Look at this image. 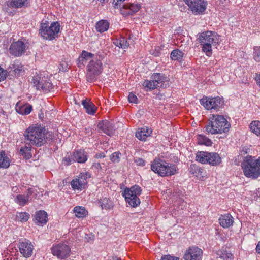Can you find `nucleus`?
I'll list each match as a JSON object with an SVG mask.
<instances>
[{
	"label": "nucleus",
	"mask_w": 260,
	"mask_h": 260,
	"mask_svg": "<svg viewBox=\"0 0 260 260\" xmlns=\"http://www.w3.org/2000/svg\"><path fill=\"white\" fill-rule=\"evenodd\" d=\"M26 144L41 146L47 142L51 136L46 132L44 127L40 126H29L25 132Z\"/></svg>",
	"instance_id": "nucleus-1"
},
{
	"label": "nucleus",
	"mask_w": 260,
	"mask_h": 260,
	"mask_svg": "<svg viewBox=\"0 0 260 260\" xmlns=\"http://www.w3.org/2000/svg\"><path fill=\"white\" fill-rule=\"evenodd\" d=\"M230 127V123L223 115L211 114L205 129L207 134L215 135L229 132Z\"/></svg>",
	"instance_id": "nucleus-2"
},
{
	"label": "nucleus",
	"mask_w": 260,
	"mask_h": 260,
	"mask_svg": "<svg viewBox=\"0 0 260 260\" xmlns=\"http://www.w3.org/2000/svg\"><path fill=\"white\" fill-rule=\"evenodd\" d=\"M241 166L246 177L256 179L260 176V156L247 155L244 157Z\"/></svg>",
	"instance_id": "nucleus-3"
},
{
	"label": "nucleus",
	"mask_w": 260,
	"mask_h": 260,
	"mask_svg": "<svg viewBox=\"0 0 260 260\" xmlns=\"http://www.w3.org/2000/svg\"><path fill=\"white\" fill-rule=\"evenodd\" d=\"M219 35L215 31H206L199 34L198 38L202 46V51L210 56L212 52V45L215 46L218 43Z\"/></svg>",
	"instance_id": "nucleus-4"
},
{
	"label": "nucleus",
	"mask_w": 260,
	"mask_h": 260,
	"mask_svg": "<svg viewBox=\"0 0 260 260\" xmlns=\"http://www.w3.org/2000/svg\"><path fill=\"white\" fill-rule=\"evenodd\" d=\"M151 170L161 177L174 175L177 171L176 166L161 159L155 158L151 165Z\"/></svg>",
	"instance_id": "nucleus-5"
},
{
	"label": "nucleus",
	"mask_w": 260,
	"mask_h": 260,
	"mask_svg": "<svg viewBox=\"0 0 260 260\" xmlns=\"http://www.w3.org/2000/svg\"><path fill=\"white\" fill-rule=\"evenodd\" d=\"M49 22L43 20L40 25L39 34L44 39L53 40L58 38L60 31V24L58 22H53L50 25Z\"/></svg>",
	"instance_id": "nucleus-6"
},
{
	"label": "nucleus",
	"mask_w": 260,
	"mask_h": 260,
	"mask_svg": "<svg viewBox=\"0 0 260 260\" xmlns=\"http://www.w3.org/2000/svg\"><path fill=\"white\" fill-rule=\"evenodd\" d=\"M102 71L103 65L100 59L95 58L90 60L87 66V80L90 82H94Z\"/></svg>",
	"instance_id": "nucleus-7"
},
{
	"label": "nucleus",
	"mask_w": 260,
	"mask_h": 260,
	"mask_svg": "<svg viewBox=\"0 0 260 260\" xmlns=\"http://www.w3.org/2000/svg\"><path fill=\"white\" fill-rule=\"evenodd\" d=\"M28 49L29 43L26 40H18L11 44L8 51L11 56L18 57L25 55Z\"/></svg>",
	"instance_id": "nucleus-8"
},
{
	"label": "nucleus",
	"mask_w": 260,
	"mask_h": 260,
	"mask_svg": "<svg viewBox=\"0 0 260 260\" xmlns=\"http://www.w3.org/2000/svg\"><path fill=\"white\" fill-rule=\"evenodd\" d=\"M141 191L140 187L134 185L129 188L125 189L123 196L131 206L136 207L140 204V200L138 196L141 194Z\"/></svg>",
	"instance_id": "nucleus-9"
},
{
	"label": "nucleus",
	"mask_w": 260,
	"mask_h": 260,
	"mask_svg": "<svg viewBox=\"0 0 260 260\" xmlns=\"http://www.w3.org/2000/svg\"><path fill=\"white\" fill-rule=\"evenodd\" d=\"M91 177V174L88 172L80 173L79 175L71 182V186L73 190H82L87 185L88 178Z\"/></svg>",
	"instance_id": "nucleus-10"
},
{
	"label": "nucleus",
	"mask_w": 260,
	"mask_h": 260,
	"mask_svg": "<svg viewBox=\"0 0 260 260\" xmlns=\"http://www.w3.org/2000/svg\"><path fill=\"white\" fill-rule=\"evenodd\" d=\"M200 102V104L207 110H218L224 104L223 98L219 96L212 98L204 97Z\"/></svg>",
	"instance_id": "nucleus-11"
},
{
	"label": "nucleus",
	"mask_w": 260,
	"mask_h": 260,
	"mask_svg": "<svg viewBox=\"0 0 260 260\" xmlns=\"http://www.w3.org/2000/svg\"><path fill=\"white\" fill-rule=\"evenodd\" d=\"M51 251L53 255L64 259L70 256L71 249L68 245L59 243L54 245L51 248Z\"/></svg>",
	"instance_id": "nucleus-12"
},
{
	"label": "nucleus",
	"mask_w": 260,
	"mask_h": 260,
	"mask_svg": "<svg viewBox=\"0 0 260 260\" xmlns=\"http://www.w3.org/2000/svg\"><path fill=\"white\" fill-rule=\"evenodd\" d=\"M190 10L195 14H200L206 9L205 0H183Z\"/></svg>",
	"instance_id": "nucleus-13"
},
{
	"label": "nucleus",
	"mask_w": 260,
	"mask_h": 260,
	"mask_svg": "<svg viewBox=\"0 0 260 260\" xmlns=\"http://www.w3.org/2000/svg\"><path fill=\"white\" fill-rule=\"evenodd\" d=\"M18 246L20 253L25 258L30 257L33 253L34 246L31 242L26 239L20 241Z\"/></svg>",
	"instance_id": "nucleus-14"
},
{
	"label": "nucleus",
	"mask_w": 260,
	"mask_h": 260,
	"mask_svg": "<svg viewBox=\"0 0 260 260\" xmlns=\"http://www.w3.org/2000/svg\"><path fill=\"white\" fill-rule=\"evenodd\" d=\"M97 128L100 133L111 136L115 134V128L114 124L108 120H102L98 123Z\"/></svg>",
	"instance_id": "nucleus-15"
},
{
	"label": "nucleus",
	"mask_w": 260,
	"mask_h": 260,
	"mask_svg": "<svg viewBox=\"0 0 260 260\" xmlns=\"http://www.w3.org/2000/svg\"><path fill=\"white\" fill-rule=\"evenodd\" d=\"M203 251L197 247L189 248L185 252L184 258L185 260H201Z\"/></svg>",
	"instance_id": "nucleus-16"
},
{
	"label": "nucleus",
	"mask_w": 260,
	"mask_h": 260,
	"mask_svg": "<svg viewBox=\"0 0 260 260\" xmlns=\"http://www.w3.org/2000/svg\"><path fill=\"white\" fill-rule=\"evenodd\" d=\"M141 7L140 4L137 3L125 4L121 8L120 12L124 16L132 15L137 12Z\"/></svg>",
	"instance_id": "nucleus-17"
},
{
	"label": "nucleus",
	"mask_w": 260,
	"mask_h": 260,
	"mask_svg": "<svg viewBox=\"0 0 260 260\" xmlns=\"http://www.w3.org/2000/svg\"><path fill=\"white\" fill-rule=\"evenodd\" d=\"M151 78L156 81V85L157 87L166 88L169 86V78L161 73H154Z\"/></svg>",
	"instance_id": "nucleus-18"
},
{
	"label": "nucleus",
	"mask_w": 260,
	"mask_h": 260,
	"mask_svg": "<svg viewBox=\"0 0 260 260\" xmlns=\"http://www.w3.org/2000/svg\"><path fill=\"white\" fill-rule=\"evenodd\" d=\"M9 74L14 77L19 76L24 71V67L19 61L15 60L8 68Z\"/></svg>",
	"instance_id": "nucleus-19"
},
{
	"label": "nucleus",
	"mask_w": 260,
	"mask_h": 260,
	"mask_svg": "<svg viewBox=\"0 0 260 260\" xmlns=\"http://www.w3.org/2000/svg\"><path fill=\"white\" fill-rule=\"evenodd\" d=\"M95 59V54L83 50L77 60V66L80 68L85 66V64L88 60Z\"/></svg>",
	"instance_id": "nucleus-20"
},
{
	"label": "nucleus",
	"mask_w": 260,
	"mask_h": 260,
	"mask_svg": "<svg viewBox=\"0 0 260 260\" xmlns=\"http://www.w3.org/2000/svg\"><path fill=\"white\" fill-rule=\"evenodd\" d=\"M32 80L37 90L48 92L52 88V84L49 81L43 82L42 80L40 81L35 78H33Z\"/></svg>",
	"instance_id": "nucleus-21"
},
{
	"label": "nucleus",
	"mask_w": 260,
	"mask_h": 260,
	"mask_svg": "<svg viewBox=\"0 0 260 260\" xmlns=\"http://www.w3.org/2000/svg\"><path fill=\"white\" fill-rule=\"evenodd\" d=\"M220 225L223 228H229L232 226L234 223V218L230 214L221 215L219 218Z\"/></svg>",
	"instance_id": "nucleus-22"
},
{
	"label": "nucleus",
	"mask_w": 260,
	"mask_h": 260,
	"mask_svg": "<svg viewBox=\"0 0 260 260\" xmlns=\"http://www.w3.org/2000/svg\"><path fill=\"white\" fill-rule=\"evenodd\" d=\"M152 133V131L147 127H143L139 128L136 133V137L141 141H145L146 138L150 136Z\"/></svg>",
	"instance_id": "nucleus-23"
},
{
	"label": "nucleus",
	"mask_w": 260,
	"mask_h": 260,
	"mask_svg": "<svg viewBox=\"0 0 260 260\" xmlns=\"http://www.w3.org/2000/svg\"><path fill=\"white\" fill-rule=\"evenodd\" d=\"M48 217L47 213L42 210H40L36 213L35 221L36 223L38 225H42L46 224L47 222Z\"/></svg>",
	"instance_id": "nucleus-24"
},
{
	"label": "nucleus",
	"mask_w": 260,
	"mask_h": 260,
	"mask_svg": "<svg viewBox=\"0 0 260 260\" xmlns=\"http://www.w3.org/2000/svg\"><path fill=\"white\" fill-rule=\"evenodd\" d=\"M32 192L31 189L29 188L28 189V192L26 195H17L15 198V202L22 206L25 205L29 200L30 195L32 194Z\"/></svg>",
	"instance_id": "nucleus-25"
},
{
	"label": "nucleus",
	"mask_w": 260,
	"mask_h": 260,
	"mask_svg": "<svg viewBox=\"0 0 260 260\" xmlns=\"http://www.w3.org/2000/svg\"><path fill=\"white\" fill-rule=\"evenodd\" d=\"M73 156L75 161H77L79 163H84L87 159V154L85 151L82 149H80L74 152Z\"/></svg>",
	"instance_id": "nucleus-26"
},
{
	"label": "nucleus",
	"mask_w": 260,
	"mask_h": 260,
	"mask_svg": "<svg viewBox=\"0 0 260 260\" xmlns=\"http://www.w3.org/2000/svg\"><path fill=\"white\" fill-rule=\"evenodd\" d=\"M207 164L212 166H217L221 162L219 155L216 152H209Z\"/></svg>",
	"instance_id": "nucleus-27"
},
{
	"label": "nucleus",
	"mask_w": 260,
	"mask_h": 260,
	"mask_svg": "<svg viewBox=\"0 0 260 260\" xmlns=\"http://www.w3.org/2000/svg\"><path fill=\"white\" fill-rule=\"evenodd\" d=\"M99 204L102 209L109 210L113 208V204L112 201L108 198L102 197L99 201Z\"/></svg>",
	"instance_id": "nucleus-28"
},
{
	"label": "nucleus",
	"mask_w": 260,
	"mask_h": 260,
	"mask_svg": "<svg viewBox=\"0 0 260 260\" xmlns=\"http://www.w3.org/2000/svg\"><path fill=\"white\" fill-rule=\"evenodd\" d=\"M32 145L26 144L22 147L19 151V154L24 157L25 159H29L31 157V147Z\"/></svg>",
	"instance_id": "nucleus-29"
},
{
	"label": "nucleus",
	"mask_w": 260,
	"mask_h": 260,
	"mask_svg": "<svg viewBox=\"0 0 260 260\" xmlns=\"http://www.w3.org/2000/svg\"><path fill=\"white\" fill-rule=\"evenodd\" d=\"M209 152L206 151H199L196 154V161L203 164H207L209 159Z\"/></svg>",
	"instance_id": "nucleus-30"
},
{
	"label": "nucleus",
	"mask_w": 260,
	"mask_h": 260,
	"mask_svg": "<svg viewBox=\"0 0 260 260\" xmlns=\"http://www.w3.org/2000/svg\"><path fill=\"white\" fill-rule=\"evenodd\" d=\"M109 27V23L106 20H101L96 23L95 28L98 32H104Z\"/></svg>",
	"instance_id": "nucleus-31"
},
{
	"label": "nucleus",
	"mask_w": 260,
	"mask_h": 260,
	"mask_svg": "<svg viewBox=\"0 0 260 260\" xmlns=\"http://www.w3.org/2000/svg\"><path fill=\"white\" fill-rule=\"evenodd\" d=\"M16 111L22 115H28L32 110V106L29 104H26L23 106L16 107Z\"/></svg>",
	"instance_id": "nucleus-32"
},
{
	"label": "nucleus",
	"mask_w": 260,
	"mask_h": 260,
	"mask_svg": "<svg viewBox=\"0 0 260 260\" xmlns=\"http://www.w3.org/2000/svg\"><path fill=\"white\" fill-rule=\"evenodd\" d=\"M28 4V0H11L8 6L12 8H21L26 6Z\"/></svg>",
	"instance_id": "nucleus-33"
},
{
	"label": "nucleus",
	"mask_w": 260,
	"mask_h": 260,
	"mask_svg": "<svg viewBox=\"0 0 260 260\" xmlns=\"http://www.w3.org/2000/svg\"><path fill=\"white\" fill-rule=\"evenodd\" d=\"M82 104L87 113L91 115H93L95 113L96 108L93 103L83 100Z\"/></svg>",
	"instance_id": "nucleus-34"
},
{
	"label": "nucleus",
	"mask_w": 260,
	"mask_h": 260,
	"mask_svg": "<svg viewBox=\"0 0 260 260\" xmlns=\"http://www.w3.org/2000/svg\"><path fill=\"white\" fill-rule=\"evenodd\" d=\"M197 143L199 145H204L207 146H211L212 144V141L203 135H198L197 136Z\"/></svg>",
	"instance_id": "nucleus-35"
},
{
	"label": "nucleus",
	"mask_w": 260,
	"mask_h": 260,
	"mask_svg": "<svg viewBox=\"0 0 260 260\" xmlns=\"http://www.w3.org/2000/svg\"><path fill=\"white\" fill-rule=\"evenodd\" d=\"M10 166V159L4 151L0 152V168H7Z\"/></svg>",
	"instance_id": "nucleus-36"
},
{
	"label": "nucleus",
	"mask_w": 260,
	"mask_h": 260,
	"mask_svg": "<svg viewBox=\"0 0 260 260\" xmlns=\"http://www.w3.org/2000/svg\"><path fill=\"white\" fill-rule=\"evenodd\" d=\"M156 83V81H154V79L151 80H145L142 83V85L147 91L152 90L158 88Z\"/></svg>",
	"instance_id": "nucleus-37"
},
{
	"label": "nucleus",
	"mask_w": 260,
	"mask_h": 260,
	"mask_svg": "<svg viewBox=\"0 0 260 260\" xmlns=\"http://www.w3.org/2000/svg\"><path fill=\"white\" fill-rule=\"evenodd\" d=\"M73 211L75 216L78 218L85 217L88 214V212L85 208L81 206L74 207Z\"/></svg>",
	"instance_id": "nucleus-38"
},
{
	"label": "nucleus",
	"mask_w": 260,
	"mask_h": 260,
	"mask_svg": "<svg viewBox=\"0 0 260 260\" xmlns=\"http://www.w3.org/2000/svg\"><path fill=\"white\" fill-rule=\"evenodd\" d=\"M184 53L179 49L173 50L170 54V58L174 60L181 61Z\"/></svg>",
	"instance_id": "nucleus-39"
},
{
	"label": "nucleus",
	"mask_w": 260,
	"mask_h": 260,
	"mask_svg": "<svg viewBox=\"0 0 260 260\" xmlns=\"http://www.w3.org/2000/svg\"><path fill=\"white\" fill-rule=\"evenodd\" d=\"M250 130L256 135H260V121H253L249 125Z\"/></svg>",
	"instance_id": "nucleus-40"
},
{
	"label": "nucleus",
	"mask_w": 260,
	"mask_h": 260,
	"mask_svg": "<svg viewBox=\"0 0 260 260\" xmlns=\"http://www.w3.org/2000/svg\"><path fill=\"white\" fill-rule=\"evenodd\" d=\"M219 258L223 260H233L234 256L231 252L227 251H219L218 253Z\"/></svg>",
	"instance_id": "nucleus-41"
},
{
	"label": "nucleus",
	"mask_w": 260,
	"mask_h": 260,
	"mask_svg": "<svg viewBox=\"0 0 260 260\" xmlns=\"http://www.w3.org/2000/svg\"><path fill=\"white\" fill-rule=\"evenodd\" d=\"M29 214L26 212L17 213L16 219L21 222H26L29 218Z\"/></svg>",
	"instance_id": "nucleus-42"
},
{
	"label": "nucleus",
	"mask_w": 260,
	"mask_h": 260,
	"mask_svg": "<svg viewBox=\"0 0 260 260\" xmlns=\"http://www.w3.org/2000/svg\"><path fill=\"white\" fill-rule=\"evenodd\" d=\"M121 153L119 152H115L110 155V160L113 162H119L120 160Z\"/></svg>",
	"instance_id": "nucleus-43"
},
{
	"label": "nucleus",
	"mask_w": 260,
	"mask_h": 260,
	"mask_svg": "<svg viewBox=\"0 0 260 260\" xmlns=\"http://www.w3.org/2000/svg\"><path fill=\"white\" fill-rule=\"evenodd\" d=\"M253 57L257 62L260 61V47L254 48Z\"/></svg>",
	"instance_id": "nucleus-44"
},
{
	"label": "nucleus",
	"mask_w": 260,
	"mask_h": 260,
	"mask_svg": "<svg viewBox=\"0 0 260 260\" xmlns=\"http://www.w3.org/2000/svg\"><path fill=\"white\" fill-rule=\"evenodd\" d=\"M120 40V43H121V45L122 46V48H126L128 47L129 45V41H128L126 38L125 37H120L119 38ZM129 40H130V38H129Z\"/></svg>",
	"instance_id": "nucleus-45"
},
{
	"label": "nucleus",
	"mask_w": 260,
	"mask_h": 260,
	"mask_svg": "<svg viewBox=\"0 0 260 260\" xmlns=\"http://www.w3.org/2000/svg\"><path fill=\"white\" fill-rule=\"evenodd\" d=\"M63 162L66 165H69L75 161L73 156L70 157V156L68 155L63 158Z\"/></svg>",
	"instance_id": "nucleus-46"
},
{
	"label": "nucleus",
	"mask_w": 260,
	"mask_h": 260,
	"mask_svg": "<svg viewBox=\"0 0 260 260\" xmlns=\"http://www.w3.org/2000/svg\"><path fill=\"white\" fill-rule=\"evenodd\" d=\"M128 101L130 103H138V98L133 93H129L128 96Z\"/></svg>",
	"instance_id": "nucleus-47"
},
{
	"label": "nucleus",
	"mask_w": 260,
	"mask_h": 260,
	"mask_svg": "<svg viewBox=\"0 0 260 260\" xmlns=\"http://www.w3.org/2000/svg\"><path fill=\"white\" fill-rule=\"evenodd\" d=\"M134 162L137 165L140 166H144L145 165V161L141 158L135 157L134 158Z\"/></svg>",
	"instance_id": "nucleus-48"
},
{
	"label": "nucleus",
	"mask_w": 260,
	"mask_h": 260,
	"mask_svg": "<svg viewBox=\"0 0 260 260\" xmlns=\"http://www.w3.org/2000/svg\"><path fill=\"white\" fill-rule=\"evenodd\" d=\"M161 260H179V258L175 256H172L170 255H168L162 256Z\"/></svg>",
	"instance_id": "nucleus-49"
},
{
	"label": "nucleus",
	"mask_w": 260,
	"mask_h": 260,
	"mask_svg": "<svg viewBox=\"0 0 260 260\" xmlns=\"http://www.w3.org/2000/svg\"><path fill=\"white\" fill-rule=\"evenodd\" d=\"M6 78V71L0 68V81L4 80Z\"/></svg>",
	"instance_id": "nucleus-50"
},
{
	"label": "nucleus",
	"mask_w": 260,
	"mask_h": 260,
	"mask_svg": "<svg viewBox=\"0 0 260 260\" xmlns=\"http://www.w3.org/2000/svg\"><path fill=\"white\" fill-rule=\"evenodd\" d=\"M255 79L257 84L260 87V73L256 74Z\"/></svg>",
	"instance_id": "nucleus-51"
},
{
	"label": "nucleus",
	"mask_w": 260,
	"mask_h": 260,
	"mask_svg": "<svg viewBox=\"0 0 260 260\" xmlns=\"http://www.w3.org/2000/svg\"><path fill=\"white\" fill-rule=\"evenodd\" d=\"M96 158H101L105 157V155L104 153H96L95 156Z\"/></svg>",
	"instance_id": "nucleus-52"
},
{
	"label": "nucleus",
	"mask_w": 260,
	"mask_h": 260,
	"mask_svg": "<svg viewBox=\"0 0 260 260\" xmlns=\"http://www.w3.org/2000/svg\"><path fill=\"white\" fill-rule=\"evenodd\" d=\"M93 166L98 169H102L101 165L99 162L94 163Z\"/></svg>",
	"instance_id": "nucleus-53"
},
{
	"label": "nucleus",
	"mask_w": 260,
	"mask_h": 260,
	"mask_svg": "<svg viewBox=\"0 0 260 260\" xmlns=\"http://www.w3.org/2000/svg\"><path fill=\"white\" fill-rule=\"evenodd\" d=\"M114 44L116 45L117 46L119 47V48H122V46L121 45V43H120V40L119 39L116 40L114 42Z\"/></svg>",
	"instance_id": "nucleus-54"
},
{
	"label": "nucleus",
	"mask_w": 260,
	"mask_h": 260,
	"mask_svg": "<svg viewBox=\"0 0 260 260\" xmlns=\"http://www.w3.org/2000/svg\"><path fill=\"white\" fill-rule=\"evenodd\" d=\"M256 251L257 253L260 254V241L258 242V243L256 246Z\"/></svg>",
	"instance_id": "nucleus-55"
},
{
	"label": "nucleus",
	"mask_w": 260,
	"mask_h": 260,
	"mask_svg": "<svg viewBox=\"0 0 260 260\" xmlns=\"http://www.w3.org/2000/svg\"><path fill=\"white\" fill-rule=\"evenodd\" d=\"M113 260H122L121 258L118 257L117 256H114L112 257Z\"/></svg>",
	"instance_id": "nucleus-56"
},
{
	"label": "nucleus",
	"mask_w": 260,
	"mask_h": 260,
	"mask_svg": "<svg viewBox=\"0 0 260 260\" xmlns=\"http://www.w3.org/2000/svg\"><path fill=\"white\" fill-rule=\"evenodd\" d=\"M85 130L88 131V133H89L88 134V136H90L91 135V133H92V132H91V130L90 128H85Z\"/></svg>",
	"instance_id": "nucleus-57"
},
{
	"label": "nucleus",
	"mask_w": 260,
	"mask_h": 260,
	"mask_svg": "<svg viewBox=\"0 0 260 260\" xmlns=\"http://www.w3.org/2000/svg\"><path fill=\"white\" fill-rule=\"evenodd\" d=\"M98 1H100L102 3H104L105 2H106V1L107 0H98Z\"/></svg>",
	"instance_id": "nucleus-58"
}]
</instances>
